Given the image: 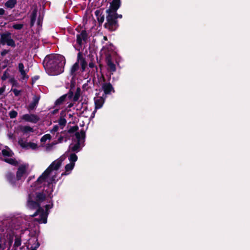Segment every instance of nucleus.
Wrapping results in <instances>:
<instances>
[{
    "label": "nucleus",
    "mask_w": 250,
    "mask_h": 250,
    "mask_svg": "<svg viewBox=\"0 0 250 250\" xmlns=\"http://www.w3.org/2000/svg\"><path fill=\"white\" fill-rule=\"evenodd\" d=\"M89 66L91 68H92L94 66V64L93 62H90L89 63Z\"/></svg>",
    "instance_id": "37"
},
{
    "label": "nucleus",
    "mask_w": 250,
    "mask_h": 250,
    "mask_svg": "<svg viewBox=\"0 0 250 250\" xmlns=\"http://www.w3.org/2000/svg\"><path fill=\"white\" fill-rule=\"evenodd\" d=\"M18 67L22 79H27L28 78V76L26 74L27 71L24 69V65L23 63H20L19 64Z\"/></svg>",
    "instance_id": "14"
},
{
    "label": "nucleus",
    "mask_w": 250,
    "mask_h": 250,
    "mask_svg": "<svg viewBox=\"0 0 250 250\" xmlns=\"http://www.w3.org/2000/svg\"><path fill=\"white\" fill-rule=\"evenodd\" d=\"M78 129V127L77 126H75L73 127H71L69 129L68 132L69 133H73L75 131H76Z\"/></svg>",
    "instance_id": "31"
},
{
    "label": "nucleus",
    "mask_w": 250,
    "mask_h": 250,
    "mask_svg": "<svg viewBox=\"0 0 250 250\" xmlns=\"http://www.w3.org/2000/svg\"><path fill=\"white\" fill-rule=\"evenodd\" d=\"M39 246V243L37 244L36 247L35 248L32 249L31 250H36V248Z\"/></svg>",
    "instance_id": "39"
},
{
    "label": "nucleus",
    "mask_w": 250,
    "mask_h": 250,
    "mask_svg": "<svg viewBox=\"0 0 250 250\" xmlns=\"http://www.w3.org/2000/svg\"><path fill=\"white\" fill-rule=\"evenodd\" d=\"M13 28L16 30H20L23 27L22 24H14L12 26Z\"/></svg>",
    "instance_id": "28"
},
{
    "label": "nucleus",
    "mask_w": 250,
    "mask_h": 250,
    "mask_svg": "<svg viewBox=\"0 0 250 250\" xmlns=\"http://www.w3.org/2000/svg\"><path fill=\"white\" fill-rule=\"evenodd\" d=\"M2 154L5 157H12L13 155V152L8 147L2 150Z\"/></svg>",
    "instance_id": "21"
},
{
    "label": "nucleus",
    "mask_w": 250,
    "mask_h": 250,
    "mask_svg": "<svg viewBox=\"0 0 250 250\" xmlns=\"http://www.w3.org/2000/svg\"><path fill=\"white\" fill-rule=\"evenodd\" d=\"M50 139H51L50 135L49 134H47L44 135V136H43L42 137V138L41 139V141L42 142H44L45 143V142H46V141L47 140H50Z\"/></svg>",
    "instance_id": "27"
},
{
    "label": "nucleus",
    "mask_w": 250,
    "mask_h": 250,
    "mask_svg": "<svg viewBox=\"0 0 250 250\" xmlns=\"http://www.w3.org/2000/svg\"><path fill=\"white\" fill-rule=\"evenodd\" d=\"M108 10H109V9L107 10V11H106L107 13H108V16H107V17H108V16H109V12H107V11H108ZM115 13L116 14V19H115V21H116V26H115L116 27L115 28V29H112V28H108V27H106V24L108 23V21H107V22L105 23V25H105V27L106 28H107V29H108L109 30H111V31H114V30H115L117 28V21H116V19H117V18H118V17L120 18H122V15H119V16H118V15H117V14L116 13V11H115ZM106 20H107V17H106Z\"/></svg>",
    "instance_id": "22"
},
{
    "label": "nucleus",
    "mask_w": 250,
    "mask_h": 250,
    "mask_svg": "<svg viewBox=\"0 0 250 250\" xmlns=\"http://www.w3.org/2000/svg\"><path fill=\"white\" fill-rule=\"evenodd\" d=\"M100 13V11H95V14L98 16V14Z\"/></svg>",
    "instance_id": "40"
},
{
    "label": "nucleus",
    "mask_w": 250,
    "mask_h": 250,
    "mask_svg": "<svg viewBox=\"0 0 250 250\" xmlns=\"http://www.w3.org/2000/svg\"><path fill=\"white\" fill-rule=\"evenodd\" d=\"M22 130L25 133H27L33 131V128L28 126H23L22 128Z\"/></svg>",
    "instance_id": "26"
},
{
    "label": "nucleus",
    "mask_w": 250,
    "mask_h": 250,
    "mask_svg": "<svg viewBox=\"0 0 250 250\" xmlns=\"http://www.w3.org/2000/svg\"><path fill=\"white\" fill-rule=\"evenodd\" d=\"M52 207V204H49L45 205V211L43 209L38 208L35 213L33 215H31L32 216H36L39 215V217L36 218L37 221L40 223H46L47 222V211L49 209L51 208Z\"/></svg>",
    "instance_id": "6"
},
{
    "label": "nucleus",
    "mask_w": 250,
    "mask_h": 250,
    "mask_svg": "<svg viewBox=\"0 0 250 250\" xmlns=\"http://www.w3.org/2000/svg\"><path fill=\"white\" fill-rule=\"evenodd\" d=\"M106 62L109 70L112 72L115 71L116 66L112 62L110 57L108 56L106 58Z\"/></svg>",
    "instance_id": "16"
},
{
    "label": "nucleus",
    "mask_w": 250,
    "mask_h": 250,
    "mask_svg": "<svg viewBox=\"0 0 250 250\" xmlns=\"http://www.w3.org/2000/svg\"><path fill=\"white\" fill-rule=\"evenodd\" d=\"M17 2V0H8L5 3V6L12 9L14 8Z\"/></svg>",
    "instance_id": "19"
},
{
    "label": "nucleus",
    "mask_w": 250,
    "mask_h": 250,
    "mask_svg": "<svg viewBox=\"0 0 250 250\" xmlns=\"http://www.w3.org/2000/svg\"><path fill=\"white\" fill-rule=\"evenodd\" d=\"M65 58L61 55L55 54L46 56L43 62L46 72L50 75H57L63 71Z\"/></svg>",
    "instance_id": "2"
},
{
    "label": "nucleus",
    "mask_w": 250,
    "mask_h": 250,
    "mask_svg": "<svg viewBox=\"0 0 250 250\" xmlns=\"http://www.w3.org/2000/svg\"><path fill=\"white\" fill-rule=\"evenodd\" d=\"M104 103V99L100 97H97L95 99V107H96V108L97 109V108H101L103 104Z\"/></svg>",
    "instance_id": "17"
},
{
    "label": "nucleus",
    "mask_w": 250,
    "mask_h": 250,
    "mask_svg": "<svg viewBox=\"0 0 250 250\" xmlns=\"http://www.w3.org/2000/svg\"><path fill=\"white\" fill-rule=\"evenodd\" d=\"M121 4L120 0H113L110 4V7L107 11L109 12V16L107 17L108 23L106 24V27L115 29L116 27V14L115 11L120 7Z\"/></svg>",
    "instance_id": "3"
},
{
    "label": "nucleus",
    "mask_w": 250,
    "mask_h": 250,
    "mask_svg": "<svg viewBox=\"0 0 250 250\" xmlns=\"http://www.w3.org/2000/svg\"><path fill=\"white\" fill-rule=\"evenodd\" d=\"M74 166L75 164L73 163H69L66 165L65 167V172L62 173V175H63L69 174L71 171V170L73 169Z\"/></svg>",
    "instance_id": "18"
},
{
    "label": "nucleus",
    "mask_w": 250,
    "mask_h": 250,
    "mask_svg": "<svg viewBox=\"0 0 250 250\" xmlns=\"http://www.w3.org/2000/svg\"><path fill=\"white\" fill-rule=\"evenodd\" d=\"M0 42L3 44H7L8 46L14 47L15 43L14 40L11 38L10 33H5L0 35Z\"/></svg>",
    "instance_id": "8"
},
{
    "label": "nucleus",
    "mask_w": 250,
    "mask_h": 250,
    "mask_svg": "<svg viewBox=\"0 0 250 250\" xmlns=\"http://www.w3.org/2000/svg\"><path fill=\"white\" fill-rule=\"evenodd\" d=\"M18 142L21 147L26 149H31L35 150L38 147L37 144L33 142H28L22 139H20Z\"/></svg>",
    "instance_id": "10"
},
{
    "label": "nucleus",
    "mask_w": 250,
    "mask_h": 250,
    "mask_svg": "<svg viewBox=\"0 0 250 250\" xmlns=\"http://www.w3.org/2000/svg\"><path fill=\"white\" fill-rule=\"evenodd\" d=\"M78 157L75 154H71L69 158L70 163L75 164V162L77 160Z\"/></svg>",
    "instance_id": "24"
},
{
    "label": "nucleus",
    "mask_w": 250,
    "mask_h": 250,
    "mask_svg": "<svg viewBox=\"0 0 250 250\" xmlns=\"http://www.w3.org/2000/svg\"><path fill=\"white\" fill-rule=\"evenodd\" d=\"M21 245V240L20 238H17L15 239L14 246L16 247H19Z\"/></svg>",
    "instance_id": "29"
},
{
    "label": "nucleus",
    "mask_w": 250,
    "mask_h": 250,
    "mask_svg": "<svg viewBox=\"0 0 250 250\" xmlns=\"http://www.w3.org/2000/svg\"><path fill=\"white\" fill-rule=\"evenodd\" d=\"M27 168L28 166L26 165H22L19 167L17 173L18 180L20 179L22 177L26 176L28 174Z\"/></svg>",
    "instance_id": "11"
},
{
    "label": "nucleus",
    "mask_w": 250,
    "mask_h": 250,
    "mask_svg": "<svg viewBox=\"0 0 250 250\" xmlns=\"http://www.w3.org/2000/svg\"><path fill=\"white\" fill-rule=\"evenodd\" d=\"M74 99H75V100H76L77 99V98H76V96H75V97H74Z\"/></svg>",
    "instance_id": "44"
},
{
    "label": "nucleus",
    "mask_w": 250,
    "mask_h": 250,
    "mask_svg": "<svg viewBox=\"0 0 250 250\" xmlns=\"http://www.w3.org/2000/svg\"><path fill=\"white\" fill-rule=\"evenodd\" d=\"M19 230L20 231H22L23 229H20V228L19 226L16 225H12L11 227H9L7 231H8L9 234V240L8 243V249L7 250H10V248L13 242V236L16 233L14 232V230Z\"/></svg>",
    "instance_id": "9"
},
{
    "label": "nucleus",
    "mask_w": 250,
    "mask_h": 250,
    "mask_svg": "<svg viewBox=\"0 0 250 250\" xmlns=\"http://www.w3.org/2000/svg\"><path fill=\"white\" fill-rule=\"evenodd\" d=\"M104 40H107V38H106V37H105V36H104Z\"/></svg>",
    "instance_id": "43"
},
{
    "label": "nucleus",
    "mask_w": 250,
    "mask_h": 250,
    "mask_svg": "<svg viewBox=\"0 0 250 250\" xmlns=\"http://www.w3.org/2000/svg\"><path fill=\"white\" fill-rule=\"evenodd\" d=\"M13 177V176H12V175H11V174H9V175H7V178H8V179L10 181H11V177Z\"/></svg>",
    "instance_id": "38"
},
{
    "label": "nucleus",
    "mask_w": 250,
    "mask_h": 250,
    "mask_svg": "<svg viewBox=\"0 0 250 250\" xmlns=\"http://www.w3.org/2000/svg\"><path fill=\"white\" fill-rule=\"evenodd\" d=\"M13 91L16 96H18L20 93V91L17 89H14Z\"/></svg>",
    "instance_id": "34"
},
{
    "label": "nucleus",
    "mask_w": 250,
    "mask_h": 250,
    "mask_svg": "<svg viewBox=\"0 0 250 250\" xmlns=\"http://www.w3.org/2000/svg\"><path fill=\"white\" fill-rule=\"evenodd\" d=\"M75 136L78 142L74 145H71L70 146V149L73 151H77L79 150L80 146L81 144L83 142L85 133L83 131H81L80 132H77L75 134Z\"/></svg>",
    "instance_id": "7"
},
{
    "label": "nucleus",
    "mask_w": 250,
    "mask_h": 250,
    "mask_svg": "<svg viewBox=\"0 0 250 250\" xmlns=\"http://www.w3.org/2000/svg\"><path fill=\"white\" fill-rule=\"evenodd\" d=\"M5 11L3 8H0V15H2L4 14Z\"/></svg>",
    "instance_id": "35"
},
{
    "label": "nucleus",
    "mask_w": 250,
    "mask_h": 250,
    "mask_svg": "<svg viewBox=\"0 0 250 250\" xmlns=\"http://www.w3.org/2000/svg\"><path fill=\"white\" fill-rule=\"evenodd\" d=\"M17 112L14 110L11 111L9 113V116L11 118H14L17 116Z\"/></svg>",
    "instance_id": "30"
},
{
    "label": "nucleus",
    "mask_w": 250,
    "mask_h": 250,
    "mask_svg": "<svg viewBox=\"0 0 250 250\" xmlns=\"http://www.w3.org/2000/svg\"><path fill=\"white\" fill-rule=\"evenodd\" d=\"M6 52H7V51H3V52H2L1 54H2V55H4V54H6Z\"/></svg>",
    "instance_id": "42"
},
{
    "label": "nucleus",
    "mask_w": 250,
    "mask_h": 250,
    "mask_svg": "<svg viewBox=\"0 0 250 250\" xmlns=\"http://www.w3.org/2000/svg\"><path fill=\"white\" fill-rule=\"evenodd\" d=\"M102 89L105 94L110 93L113 89L112 86L109 83H104L102 85Z\"/></svg>",
    "instance_id": "15"
},
{
    "label": "nucleus",
    "mask_w": 250,
    "mask_h": 250,
    "mask_svg": "<svg viewBox=\"0 0 250 250\" xmlns=\"http://www.w3.org/2000/svg\"><path fill=\"white\" fill-rule=\"evenodd\" d=\"M97 19H98V21H99V22H100L101 23H103L104 21V16H100L99 17H98Z\"/></svg>",
    "instance_id": "33"
},
{
    "label": "nucleus",
    "mask_w": 250,
    "mask_h": 250,
    "mask_svg": "<svg viewBox=\"0 0 250 250\" xmlns=\"http://www.w3.org/2000/svg\"><path fill=\"white\" fill-rule=\"evenodd\" d=\"M4 161L14 166H16L18 164L17 161L13 158H5Z\"/></svg>",
    "instance_id": "23"
},
{
    "label": "nucleus",
    "mask_w": 250,
    "mask_h": 250,
    "mask_svg": "<svg viewBox=\"0 0 250 250\" xmlns=\"http://www.w3.org/2000/svg\"><path fill=\"white\" fill-rule=\"evenodd\" d=\"M45 199L42 193L32 192L29 195L27 207L30 209H37Z\"/></svg>",
    "instance_id": "4"
},
{
    "label": "nucleus",
    "mask_w": 250,
    "mask_h": 250,
    "mask_svg": "<svg viewBox=\"0 0 250 250\" xmlns=\"http://www.w3.org/2000/svg\"><path fill=\"white\" fill-rule=\"evenodd\" d=\"M80 65L81 66V71L83 72L85 70V68L87 66V63L84 58H83L82 57V55L81 53H78L77 61L73 64L70 70V74L73 77L76 76L77 74L79 73L78 71L79 70Z\"/></svg>",
    "instance_id": "5"
},
{
    "label": "nucleus",
    "mask_w": 250,
    "mask_h": 250,
    "mask_svg": "<svg viewBox=\"0 0 250 250\" xmlns=\"http://www.w3.org/2000/svg\"><path fill=\"white\" fill-rule=\"evenodd\" d=\"M66 95H63L59 99H58L56 102V104L57 105H60L64 102L65 99L66 98Z\"/></svg>",
    "instance_id": "25"
},
{
    "label": "nucleus",
    "mask_w": 250,
    "mask_h": 250,
    "mask_svg": "<svg viewBox=\"0 0 250 250\" xmlns=\"http://www.w3.org/2000/svg\"><path fill=\"white\" fill-rule=\"evenodd\" d=\"M22 119L33 123H37L38 120V117L34 114H25L22 116Z\"/></svg>",
    "instance_id": "12"
},
{
    "label": "nucleus",
    "mask_w": 250,
    "mask_h": 250,
    "mask_svg": "<svg viewBox=\"0 0 250 250\" xmlns=\"http://www.w3.org/2000/svg\"><path fill=\"white\" fill-rule=\"evenodd\" d=\"M87 34L84 30L82 31L80 34L77 36V42L79 45H81L83 41H85L87 39Z\"/></svg>",
    "instance_id": "13"
},
{
    "label": "nucleus",
    "mask_w": 250,
    "mask_h": 250,
    "mask_svg": "<svg viewBox=\"0 0 250 250\" xmlns=\"http://www.w3.org/2000/svg\"><path fill=\"white\" fill-rule=\"evenodd\" d=\"M73 104L71 103V104H70L68 105V107H72V106H73Z\"/></svg>",
    "instance_id": "41"
},
{
    "label": "nucleus",
    "mask_w": 250,
    "mask_h": 250,
    "mask_svg": "<svg viewBox=\"0 0 250 250\" xmlns=\"http://www.w3.org/2000/svg\"><path fill=\"white\" fill-rule=\"evenodd\" d=\"M0 248H1L2 250L5 249V247L1 245V244H4L5 245L6 242L4 238H1L0 241Z\"/></svg>",
    "instance_id": "32"
},
{
    "label": "nucleus",
    "mask_w": 250,
    "mask_h": 250,
    "mask_svg": "<svg viewBox=\"0 0 250 250\" xmlns=\"http://www.w3.org/2000/svg\"><path fill=\"white\" fill-rule=\"evenodd\" d=\"M6 78H7V75H6V72H5V73L3 75L1 79L2 80H5L6 79Z\"/></svg>",
    "instance_id": "36"
},
{
    "label": "nucleus",
    "mask_w": 250,
    "mask_h": 250,
    "mask_svg": "<svg viewBox=\"0 0 250 250\" xmlns=\"http://www.w3.org/2000/svg\"><path fill=\"white\" fill-rule=\"evenodd\" d=\"M65 158V156L62 155L50 165L37 179L36 185H37L38 188L41 187L42 185L43 186L50 185L55 181L56 171L60 167Z\"/></svg>",
    "instance_id": "1"
},
{
    "label": "nucleus",
    "mask_w": 250,
    "mask_h": 250,
    "mask_svg": "<svg viewBox=\"0 0 250 250\" xmlns=\"http://www.w3.org/2000/svg\"><path fill=\"white\" fill-rule=\"evenodd\" d=\"M39 101V97L37 96H35L33 98V102L30 104L29 106V108L30 109H34L38 104Z\"/></svg>",
    "instance_id": "20"
}]
</instances>
